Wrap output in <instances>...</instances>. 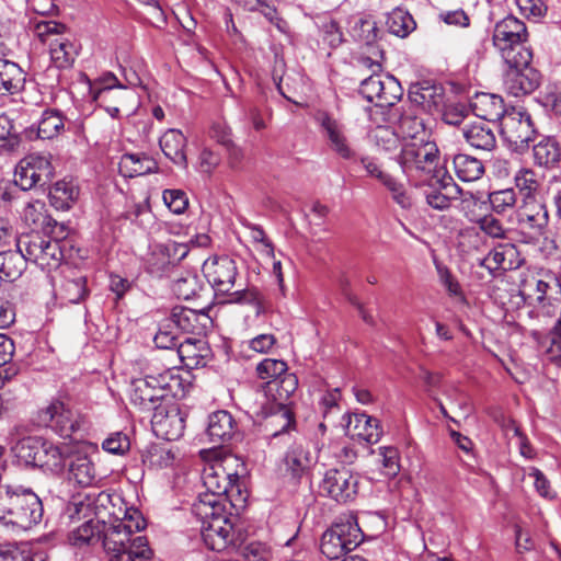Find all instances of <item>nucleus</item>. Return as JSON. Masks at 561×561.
<instances>
[{
	"label": "nucleus",
	"mask_w": 561,
	"mask_h": 561,
	"mask_svg": "<svg viewBox=\"0 0 561 561\" xmlns=\"http://www.w3.org/2000/svg\"><path fill=\"white\" fill-rule=\"evenodd\" d=\"M244 465L237 456L229 455L207 465L203 470V484L206 492L201 493L193 505L197 517H207L215 512H222L227 504L232 505L231 494H240L238 481Z\"/></svg>",
	"instance_id": "f257e3e1"
},
{
	"label": "nucleus",
	"mask_w": 561,
	"mask_h": 561,
	"mask_svg": "<svg viewBox=\"0 0 561 561\" xmlns=\"http://www.w3.org/2000/svg\"><path fill=\"white\" fill-rule=\"evenodd\" d=\"M439 151L437 145L432 140L423 142H404L398 157V162L408 178L415 181L416 185L435 186L439 184L443 188H455L451 176L437 169Z\"/></svg>",
	"instance_id": "f03ea898"
},
{
	"label": "nucleus",
	"mask_w": 561,
	"mask_h": 561,
	"mask_svg": "<svg viewBox=\"0 0 561 561\" xmlns=\"http://www.w3.org/2000/svg\"><path fill=\"white\" fill-rule=\"evenodd\" d=\"M28 28L38 41L48 46L50 62L57 69H69L79 54V45L67 35V26L57 21L31 20Z\"/></svg>",
	"instance_id": "7ed1b4c3"
},
{
	"label": "nucleus",
	"mask_w": 561,
	"mask_h": 561,
	"mask_svg": "<svg viewBox=\"0 0 561 561\" xmlns=\"http://www.w3.org/2000/svg\"><path fill=\"white\" fill-rule=\"evenodd\" d=\"M42 516V501L34 492L0 490V520L3 524L27 530L38 524Z\"/></svg>",
	"instance_id": "20e7f679"
},
{
	"label": "nucleus",
	"mask_w": 561,
	"mask_h": 561,
	"mask_svg": "<svg viewBox=\"0 0 561 561\" xmlns=\"http://www.w3.org/2000/svg\"><path fill=\"white\" fill-rule=\"evenodd\" d=\"M528 37L525 23L507 15L495 24L493 43L505 62L525 64L526 60H533V53L526 46Z\"/></svg>",
	"instance_id": "39448f33"
},
{
	"label": "nucleus",
	"mask_w": 561,
	"mask_h": 561,
	"mask_svg": "<svg viewBox=\"0 0 561 561\" xmlns=\"http://www.w3.org/2000/svg\"><path fill=\"white\" fill-rule=\"evenodd\" d=\"M108 515L115 519L104 530L103 548L105 553H113L114 561H117L118 551L134 548L135 540L140 537L135 534L145 529L146 519L135 507H126L122 517L114 512H108Z\"/></svg>",
	"instance_id": "423d86ee"
},
{
	"label": "nucleus",
	"mask_w": 561,
	"mask_h": 561,
	"mask_svg": "<svg viewBox=\"0 0 561 561\" xmlns=\"http://www.w3.org/2000/svg\"><path fill=\"white\" fill-rule=\"evenodd\" d=\"M198 518L202 520V539L209 550L220 552L230 547L239 548L243 543V535L234 529L227 507L222 512L214 511L213 515Z\"/></svg>",
	"instance_id": "0eeeda50"
},
{
	"label": "nucleus",
	"mask_w": 561,
	"mask_h": 561,
	"mask_svg": "<svg viewBox=\"0 0 561 561\" xmlns=\"http://www.w3.org/2000/svg\"><path fill=\"white\" fill-rule=\"evenodd\" d=\"M501 135L513 150H526L537 135L530 113L523 107L508 110L501 121Z\"/></svg>",
	"instance_id": "6e6552de"
},
{
	"label": "nucleus",
	"mask_w": 561,
	"mask_h": 561,
	"mask_svg": "<svg viewBox=\"0 0 561 561\" xmlns=\"http://www.w3.org/2000/svg\"><path fill=\"white\" fill-rule=\"evenodd\" d=\"M54 176L49 153H30L19 161L14 171V183L23 191L44 186Z\"/></svg>",
	"instance_id": "1a4fd4ad"
},
{
	"label": "nucleus",
	"mask_w": 561,
	"mask_h": 561,
	"mask_svg": "<svg viewBox=\"0 0 561 561\" xmlns=\"http://www.w3.org/2000/svg\"><path fill=\"white\" fill-rule=\"evenodd\" d=\"M313 119L320 127L328 149L343 160H355L357 152L353 147L345 125L327 111L319 110Z\"/></svg>",
	"instance_id": "9d476101"
},
{
	"label": "nucleus",
	"mask_w": 561,
	"mask_h": 561,
	"mask_svg": "<svg viewBox=\"0 0 561 561\" xmlns=\"http://www.w3.org/2000/svg\"><path fill=\"white\" fill-rule=\"evenodd\" d=\"M363 539V533L356 523L346 522L332 526L321 538V552L330 560L345 557Z\"/></svg>",
	"instance_id": "9b49d317"
},
{
	"label": "nucleus",
	"mask_w": 561,
	"mask_h": 561,
	"mask_svg": "<svg viewBox=\"0 0 561 561\" xmlns=\"http://www.w3.org/2000/svg\"><path fill=\"white\" fill-rule=\"evenodd\" d=\"M41 425L51 428L62 437H71L82 425V417L62 401L54 400L37 413Z\"/></svg>",
	"instance_id": "f8f14e48"
},
{
	"label": "nucleus",
	"mask_w": 561,
	"mask_h": 561,
	"mask_svg": "<svg viewBox=\"0 0 561 561\" xmlns=\"http://www.w3.org/2000/svg\"><path fill=\"white\" fill-rule=\"evenodd\" d=\"M531 60L525 64L505 62L507 70L503 76V89L512 96L522 98L531 94L541 82V73L530 66Z\"/></svg>",
	"instance_id": "ddd939ff"
},
{
	"label": "nucleus",
	"mask_w": 561,
	"mask_h": 561,
	"mask_svg": "<svg viewBox=\"0 0 561 561\" xmlns=\"http://www.w3.org/2000/svg\"><path fill=\"white\" fill-rule=\"evenodd\" d=\"M203 273L217 295H228L234 287L238 267L230 256L215 255L204 262Z\"/></svg>",
	"instance_id": "4468645a"
},
{
	"label": "nucleus",
	"mask_w": 561,
	"mask_h": 561,
	"mask_svg": "<svg viewBox=\"0 0 561 561\" xmlns=\"http://www.w3.org/2000/svg\"><path fill=\"white\" fill-rule=\"evenodd\" d=\"M320 491L339 503L353 501L358 491V478L350 469H329L321 481Z\"/></svg>",
	"instance_id": "2eb2a0df"
},
{
	"label": "nucleus",
	"mask_w": 561,
	"mask_h": 561,
	"mask_svg": "<svg viewBox=\"0 0 561 561\" xmlns=\"http://www.w3.org/2000/svg\"><path fill=\"white\" fill-rule=\"evenodd\" d=\"M516 220L519 228L534 240L545 236L549 225L547 206L536 199H522L516 209Z\"/></svg>",
	"instance_id": "dca6fc26"
},
{
	"label": "nucleus",
	"mask_w": 561,
	"mask_h": 561,
	"mask_svg": "<svg viewBox=\"0 0 561 561\" xmlns=\"http://www.w3.org/2000/svg\"><path fill=\"white\" fill-rule=\"evenodd\" d=\"M93 99L113 118L119 117L121 110L131 111L136 103L135 92L122 85L117 89L105 85L94 93Z\"/></svg>",
	"instance_id": "f3484780"
},
{
	"label": "nucleus",
	"mask_w": 561,
	"mask_h": 561,
	"mask_svg": "<svg viewBox=\"0 0 561 561\" xmlns=\"http://www.w3.org/2000/svg\"><path fill=\"white\" fill-rule=\"evenodd\" d=\"M56 296L67 304H79L89 296L87 278L78 271L67 267L55 284Z\"/></svg>",
	"instance_id": "a211bd4d"
},
{
	"label": "nucleus",
	"mask_w": 561,
	"mask_h": 561,
	"mask_svg": "<svg viewBox=\"0 0 561 561\" xmlns=\"http://www.w3.org/2000/svg\"><path fill=\"white\" fill-rule=\"evenodd\" d=\"M151 425L158 436L167 440H176L184 434L185 420L178 408H159L152 415Z\"/></svg>",
	"instance_id": "6ab92c4d"
},
{
	"label": "nucleus",
	"mask_w": 561,
	"mask_h": 561,
	"mask_svg": "<svg viewBox=\"0 0 561 561\" xmlns=\"http://www.w3.org/2000/svg\"><path fill=\"white\" fill-rule=\"evenodd\" d=\"M154 375H147L131 381L130 402L142 411L158 410L162 399Z\"/></svg>",
	"instance_id": "aec40b11"
},
{
	"label": "nucleus",
	"mask_w": 561,
	"mask_h": 561,
	"mask_svg": "<svg viewBox=\"0 0 561 561\" xmlns=\"http://www.w3.org/2000/svg\"><path fill=\"white\" fill-rule=\"evenodd\" d=\"M557 274L551 270H540L537 273H522L519 279V291L522 294L535 295L538 302L551 301L548 293L557 287Z\"/></svg>",
	"instance_id": "412c9836"
},
{
	"label": "nucleus",
	"mask_w": 561,
	"mask_h": 561,
	"mask_svg": "<svg viewBox=\"0 0 561 561\" xmlns=\"http://www.w3.org/2000/svg\"><path fill=\"white\" fill-rule=\"evenodd\" d=\"M283 462L286 474L295 482H299L309 474L316 460L308 445L295 443L286 451Z\"/></svg>",
	"instance_id": "4be33fe9"
},
{
	"label": "nucleus",
	"mask_w": 561,
	"mask_h": 561,
	"mask_svg": "<svg viewBox=\"0 0 561 561\" xmlns=\"http://www.w3.org/2000/svg\"><path fill=\"white\" fill-rule=\"evenodd\" d=\"M462 137L473 149L491 152L496 148V135L490 123L474 121L461 128Z\"/></svg>",
	"instance_id": "5701e85b"
},
{
	"label": "nucleus",
	"mask_w": 561,
	"mask_h": 561,
	"mask_svg": "<svg viewBox=\"0 0 561 561\" xmlns=\"http://www.w3.org/2000/svg\"><path fill=\"white\" fill-rule=\"evenodd\" d=\"M474 115L483 122L490 123L503 119L508 110L505 108L504 100L497 94L477 93L470 102Z\"/></svg>",
	"instance_id": "b1692460"
},
{
	"label": "nucleus",
	"mask_w": 561,
	"mask_h": 561,
	"mask_svg": "<svg viewBox=\"0 0 561 561\" xmlns=\"http://www.w3.org/2000/svg\"><path fill=\"white\" fill-rule=\"evenodd\" d=\"M170 321L185 333L201 334L211 323L210 318L203 311L183 306L172 308Z\"/></svg>",
	"instance_id": "393cba45"
},
{
	"label": "nucleus",
	"mask_w": 561,
	"mask_h": 561,
	"mask_svg": "<svg viewBox=\"0 0 561 561\" xmlns=\"http://www.w3.org/2000/svg\"><path fill=\"white\" fill-rule=\"evenodd\" d=\"M416 111L417 108L415 106H409L408 110L402 112L398 121V133L404 142H423L431 140V135Z\"/></svg>",
	"instance_id": "a878e982"
},
{
	"label": "nucleus",
	"mask_w": 561,
	"mask_h": 561,
	"mask_svg": "<svg viewBox=\"0 0 561 561\" xmlns=\"http://www.w3.org/2000/svg\"><path fill=\"white\" fill-rule=\"evenodd\" d=\"M176 352L181 363L190 369L204 367L211 355V351L204 340L191 337L181 342Z\"/></svg>",
	"instance_id": "bb28decb"
},
{
	"label": "nucleus",
	"mask_w": 561,
	"mask_h": 561,
	"mask_svg": "<svg viewBox=\"0 0 561 561\" xmlns=\"http://www.w3.org/2000/svg\"><path fill=\"white\" fill-rule=\"evenodd\" d=\"M69 451V446L65 444L56 445L42 439V448L38 450L37 467L58 474L62 472L66 467Z\"/></svg>",
	"instance_id": "cd10ccee"
},
{
	"label": "nucleus",
	"mask_w": 561,
	"mask_h": 561,
	"mask_svg": "<svg viewBox=\"0 0 561 561\" xmlns=\"http://www.w3.org/2000/svg\"><path fill=\"white\" fill-rule=\"evenodd\" d=\"M159 145L169 160L183 169L187 168V139L181 130L173 128L168 129L160 137Z\"/></svg>",
	"instance_id": "c85d7f7f"
},
{
	"label": "nucleus",
	"mask_w": 561,
	"mask_h": 561,
	"mask_svg": "<svg viewBox=\"0 0 561 561\" xmlns=\"http://www.w3.org/2000/svg\"><path fill=\"white\" fill-rule=\"evenodd\" d=\"M237 423L233 416L225 410L211 413L208 417L207 435L216 445L228 443L236 433Z\"/></svg>",
	"instance_id": "c756f323"
},
{
	"label": "nucleus",
	"mask_w": 561,
	"mask_h": 561,
	"mask_svg": "<svg viewBox=\"0 0 561 561\" xmlns=\"http://www.w3.org/2000/svg\"><path fill=\"white\" fill-rule=\"evenodd\" d=\"M533 159L537 167L548 170L557 168L561 162L560 142L554 137H542L533 147Z\"/></svg>",
	"instance_id": "7c9ffc66"
},
{
	"label": "nucleus",
	"mask_w": 561,
	"mask_h": 561,
	"mask_svg": "<svg viewBox=\"0 0 561 561\" xmlns=\"http://www.w3.org/2000/svg\"><path fill=\"white\" fill-rule=\"evenodd\" d=\"M154 379L160 390H162V399L167 397L183 399L191 387V382L183 378L180 370L175 368H170L156 375Z\"/></svg>",
	"instance_id": "2f4dec72"
},
{
	"label": "nucleus",
	"mask_w": 561,
	"mask_h": 561,
	"mask_svg": "<svg viewBox=\"0 0 561 561\" xmlns=\"http://www.w3.org/2000/svg\"><path fill=\"white\" fill-rule=\"evenodd\" d=\"M348 431L353 437L368 444L378 443L382 435L379 421L366 413L355 414L354 420L350 419Z\"/></svg>",
	"instance_id": "473e14b6"
},
{
	"label": "nucleus",
	"mask_w": 561,
	"mask_h": 561,
	"mask_svg": "<svg viewBox=\"0 0 561 561\" xmlns=\"http://www.w3.org/2000/svg\"><path fill=\"white\" fill-rule=\"evenodd\" d=\"M79 193V186L72 180L62 179L50 187L49 203L58 210H68L77 202Z\"/></svg>",
	"instance_id": "72a5a7b5"
},
{
	"label": "nucleus",
	"mask_w": 561,
	"mask_h": 561,
	"mask_svg": "<svg viewBox=\"0 0 561 561\" xmlns=\"http://www.w3.org/2000/svg\"><path fill=\"white\" fill-rule=\"evenodd\" d=\"M25 76L21 67L8 59H0V93L15 94L24 87Z\"/></svg>",
	"instance_id": "f704fd0d"
},
{
	"label": "nucleus",
	"mask_w": 561,
	"mask_h": 561,
	"mask_svg": "<svg viewBox=\"0 0 561 561\" xmlns=\"http://www.w3.org/2000/svg\"><path fill=\"white\" fill-rule=\"evenodd\" d=\"M266 414V426L273 431V436L287 432L295 426V417L291 409L282 402H273Z\"/></svg>",
	"instance_id": "c9c22d12"
},
{
	"label": "nucleus",
	"mask_w": 561,
	"mask_h": 561,
	"mask_svg": "<svg viewBox=\"0 0 561 561\" xmlns=\"http://www.w3.org/2000/svg\"><path fill=\"white\" fill-rule=\"evenodd\" d=\"M453 163L456 175L463 182L478 181L485 172L482 161L470 154L458 153Z\"/></svg>",
	"instance_id": "e433bc0d"
},
{
	"label": "nucleus",
	"mask_w": 561,
	"mask_h": 561,
	"mask_svg": "<svg viewBox=\"0 0 561 561\" xmlns=\"http://www.w3.org/2000/svg\"><path fill=\"white\" fill-rule=\"evenodd\" d=\"M69 479L81 486L92 485L96 479L95 467L87 455H76L69 462Z\"/></svg>",
	"instance_id": "4c0bfd02"
},
{
	"label": "nucleus",
	"mask_w": 561,
	"mask_h": 561,
	"mask_svg": "<svg viewBox=\"0 0 561 561\" xmlns=\"http://www.w3.org/2000/svg\"><path fill=\"white\" fill-rule=\"evenodd\" d=\"M108 526L105 523H100V520H88L82 524L80 527L71 531L69 535V540L73 546L82 547L94 545L104 538V530Z\"/></svg>",
	"instance_id": "58836bf2"
},
{
	"label": "nucleus",
	"mask_w": 561,
	"mask_h": 561,
	"mask_svg": "<svg viewBox=\"0 0 561 561\" xmlns=\"http://www.w3.org/2000/svg\"><path fill=\"white\" fill-rule=\"evenodd\" d=\"M25 268L26 262L18 248L0 252V275L4 280L18 279Z\"/></svg>",
	"instance_id": "ea45409f"
},
{
	"label": "nucleus",
	"mask_w": 561,
	"mask_h": 561,
	"mask_svg": "<svg viewBox=\"0 0 561 561\" xmlns=\"http://www.w3.org/2000/svg\"><path fill=\"white\" fill-rule=\"evenodd\" d=\"M14 351L13 340L0 333V388L19 373V368L11 363Z\"/></svg>",
	"instance_id": "a19ab883"
},
{
	"label": "nucleus",
	"mask_w": 561,
	"mask_h": 561,
	"mask_svg": "<svg viewBox=\"0 0 561 561\" xmlns=\"http://www.w3.org/2000/svg\"><path fill=\"white\" fill-rule=\"evenodd\" d=\"M121 169L125 175L134 178L154 172L158 169L157 162L146 154L126 153L121 159Z\"/></svg>",
	"instance_id": "79ce46f5"
},
{
	"label": "nucleus",
	"mask_w": 561,
	"mask_h": 561,
	"mask_svg": "<svg viewBox=\"0 0 561 561\" xmlns=\"http://www.w3.org/2000/svg\"><path fill=\"white\" fill-rule=\"evenodd\" d=\"M49 237L39 232H31L22 234L16 240V248L24 256L25 262L31 261L37 263L42 255V248Z\"/></svg>",
	"instance_id": "37998d69"
},
{
	"label": "nucleus",
	"mask_w": 561,
	"mask_h": 561,
	"mask_svg": "<svg viewBox=\"0 0 561 561\" xmlns=\"http://www.w3.org/2000/svg\"><path fill=\"white\" fill-rule=\"evenodd\" d=\"M514 184L522 199H536L540 190V181L531 168H520L514 175Z\"/></svg>",
	"instance_id": "c03bdc74"
},
{
	"label": "nucleus",
	"mask_w": 561,
	"mask_h": 561,
	"mask_svg": "<svg viewBox=\"0 0 561 561\" xmlns=\"http://www.w3.org/2000/svg\"><path fill=\"white\" fill-rule=\"evenodd\" d=\"M287 364L282 359L265 358L255 368L256 376L266 381L268 392L273 391V385L287 371Z\"/></svg>",
	"instance_id": "a18cd8bd"
},
{
	"label": "nucleus",
	"mask_w": 561,
	"mask_h": 561,
	"mask_svg": "<svg viewBox=\"0 0 561 561\" xmlns=\"http://www.w3.org/2000/svg\"><path fill=\"white\" fill-rule=\"evenodd\" d=\"M65 128V118L58 110H46L38 122L37 135L42 139H53Z\"/></svg>",
	"instance_id": "49530a36"
},
{
	"label": "nucleus",
	"mask_w": 561,
	"mask_h": 561,
	"mask_svg": "<svg viewBox=\"0 0 561 561\" xmlns=\"http://www.w3.org/2000/svg\"><path fill=\"white\" fill-rule=\"evenodd\" d=\"M387 26L391 34L404 38L416 27L413 16L405 10L397 8L387 18Z\"/></svg>",
	"instance_id": "de8ad7c7"
},
{
	"label": "nucleus",
	"mask_w": 561,
	"mask_h": 561,
	"mask_svg": "<svg viewBox=\"0 0 561 561\" xmlns=\"http://www.w3.org/2000/svg\"><path fill=\"white\" fill-rule=\"evenodd\" d=\"M488 202L494 214L504 215L515 208L517 193L513 187L493 191L488 194Z\"/></svg>",
	"instance_id": "09e8293b"
},
{
	"label": "nucleus",
	"mask_w": 561,
	"mask_h": 561,
	"mask_svg": "<svg viewBox=\"0 0 561 561\" xmlns=\"http://www.w3.org/2000/svg\"><path fill=\"white\" fill-rule=\"evenodd\" d=\"M431 190L425 193V199L428 206L437 210L448 209L451 205L453 194H460L461 190L455 183V188H443L439 184L430 186Z\"/></svg>",
	"instance_id": "8fccbe9b"
},
{
	"label": "nucleus",
	"mask_w": 561,
	"mask_h": 561,
	"mask_svg": "<svg viewBox=\"0 0 561 561\" xmlns=\"http://www.w3.org/2000/svg\"><path fill=\"white\" fill-rule=\"evenodd\" d=\"M152 551L149 548L146 537H139L135 540L134 548L118 551L117 561H149ZM107 561H114L113 553H106Z\"/></svg>",
	"instance_id": "3c124183"
},
{
	"label": "nucleus",
	"mask_w": 561,
	"mask_h": 561,
	"mask_svg": "<svg viewBox=\"0 0 561 561\" xmlns=\"http://www.w3.org/2000/svg\"><path fill=\"white\" fill-rule=\"evenodd\" d=\"M42 255L36 263L41 268L51 270L58 267L64 259L60 241L49 237L42 248Z\"/></svg>",
	"instance_id": "603ef678"
},
{
	"label": "nucleus",
	"mask_w": 561,
	"mask_h": 561,
	"mask_svg": "<svg viewBox=\"0 0 561 561\" xmlns=\"http://www.w3.org/2000/svg\"><path fill=\"white\" fill-rule=\"evenodd\" d=\"M403 95V89L400 82L393 76H385L382 80L381 93L378 98V106H393Z\"/></svg>",
	"instance_id": "864d4df0"
},
{
	"label": "nucleus",
	"mask_w": 561,
	"mask_h": 561,
	"mask_svg": "<svg viewBox=\"0 0 561 561\" xmlns=\"http://www.w3.org/2000/svg\"><path fill=\"white\" fill-rule=\"evenodd\" d=\"M171 266L170 255L161 245L156 247L146 260L148 273L154 276H162Z\"/></svg>",
	"instance_id": "5fc2aeb1"
},
{
	"label": "nucleus",
	"mask_w": 561,
	"mask_h": 561,
	"mask_svg": "<svg viewBox=\"0 0 561 561\" xmlns=\"http://www.w3.org/2000/svg\"><path fill=\"white\" fill-rule=\"evenodd\" d=\"M373 138L376 146L385 152H393L400 146L399 133L389 126H377L373 131Z\"/></svg>",
	"instance_id": "6e6d98bb"
},
{
	"label": "nucleus",
	"mask_w": 561,
	"mask_h": 561,
	"mask_svg": "<svg viewBox=\"0 0 561 561\" xmlns=\"http://www.w3.org/2000/svg\"><path fill=\"white\" fill-rule=\"evenodd\" d=\"M474 222L479 229L492 239L504 240L507 238L508 229H506L501 219L493 214L479 217Z\"/></svg>",
	"instance_id": "4d7b16f0"
},
{
	"label": "nucleus",
	"mask_w": 561,
	"mask_h": 561,
	"mask_svg": "<svg viewBox=\"0 0 561 561\" xmlns=\"http://www.w3.org/2000/svg\"><path fill=\"white\" fill-rule=\"evenodd\" d=\"M228 295L230 296L228 302L251 305L254 306L257 311L264 308V295L259 288L254 286L236 291L231 290Z\"/></svg>",
	"instance_id": "13d9d810"
},
{
	"label": "nucleus",
	"mask_w": 561,
	"mask_h": 561,
	"mask_svg": "<svg viewBox=\"0 0 561 561\" xmlns=\"http://www.w3.org/2000/svg\"><path fill=\"white\" fill-rule=\"evenodd\" d=\"M379 28L371 18H360L353 26V35L367 46L378 39Z\"/></svg>",
	"instance_id": "bf43d9fd"
},
{
	"label": "nucleus",
	"mask_w": 561,
	"mask_h": 561,
	"mask_svg": "<svg viewBox=\"0 0 561 561\" xmlns=\"http://www.w3.org/2000/svg\"><path fill=\"white\" fill-rule=\"evenodd\" d=\"M39 448H42V439L35 437H27L22 439L16 446L18 457L25 463L37 467V459L39 456Z\"/></svg>",
	"instance_id": "052dcab7"
},
{
	"label": "nucleus",
	"mask_w": 561,
	"mask_h": 561,
	"mask_svg": "<svg viewBox=\"0 0 561 561\" xmlns=\"http://www.w3.org/2000/svg\"><path fill=\"white\" fill-rule=\"evenodd\" d=\"M298 386L297 378L294 374L287 371L273 385L274 402L286 403L289 397L296 391Z\"/></svg>",
	"instance_id": "680f3d73"
},
{
	"label": "nucleus",
	"mask_w": 561,
	"mask_h": 561,
	"mask_svg": "<svg viewBox=\"0 0 561 561\" xmlns=\"http://www.w3.org/2000/svg\"><path fill=\"white\" fill-rule=\"evenodd\" d=\"M382 80L379 73L370 75L363 79L358 89L359 94L370 103L378 106V98L381 93Z\"/></svg>",
	"instance_id": "e2e57ef3"
},
{
	"label": "nucleus",
	"mask_w": 561,
	"mask_h": 561,
	"mask_svg": "<svg viewBox=\"0 0 561 561\" xmlns=\"http://www.w3.org/2000/svg\"><path fill=\"white\" fill-rule=\"evenodd\" d=\"M174 457L170 450L160 445L151 446L146 455H144V462L150 468H163L172 463Z\"/></svg>",
	"instance_id": "0e129e2a"
},
{
	"label": "nucleus",
	"mask_w": 561,
	"mask_h": 561,
	"mask_svg": "<svg viewBox=\"0 0 561 561\" xmlns=\"http://www.w3.org/2000/svg\"><path fill=\"white\" fill-rule=\"evenodd\" d=\"M172 289L180 299L188 300L197 295L198 279L192 275L179 278L174 282Z\"/></svg>",
	"instance_id": "69168bd1"
},
{
	"label": "nucleus",
	"mask_w": 561,
	"mask_h": 561,
	"mask_svg": "<svg viewBox=\"0 0 561 561\" xmlns=\"http://www.w3.org/2000/svg\"><path fill=\"white\" fill-rule=\"evenodd\" d=\"M105 451L114 455H123L130 448V440L128 436L122 432L112 433L102 443Z\"/></svg>",
	"instance_id": "338daca9"
},
{
	"label": "nucleus",
	"mask_w": 561,
	"mask_h": 561,
	"mask_svg": "<svg viewBox=\"0 0 561 561\" xmlns=\"http://www.w3.org/2000/svg\"><path fill=\"white\" fill-rule=\"evenodd\" d=\"M163 202L174 214H182L188 206L186 194L181 190L163 191Z\"/></svg>",
	"instance_id": "774afa93"
}]
</instances>
